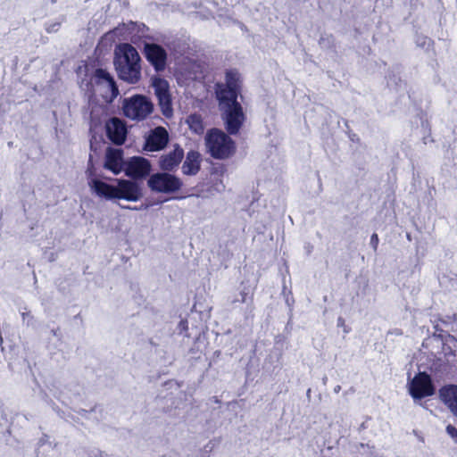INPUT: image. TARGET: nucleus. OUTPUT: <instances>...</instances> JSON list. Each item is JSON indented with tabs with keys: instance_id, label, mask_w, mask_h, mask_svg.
Returning a JSON list of instances; mask_svg holds the SVG:
<instances>
[{
	"instance_id": "obj_19",
	"label": "nucleus",
	"mask_w": 457,
	"mask_h": 457,
	"mask_svg": "<svg viewBox=\"0 0 457 457\" xmlns=\"http://www.w3.org/2000/svg\"><path fill=\"white\" fill-rule=\"evenodd\" d=\"M200 162L201 158L198 152H188L182 165L183 173L186 175H195L200 170Z\"/></svg>"
},
{
	"instance_id": "obj_11",
	"label": "nucleus",
	"mask_w": 457,
	"mask_h": 457,
	"mask_svg": "<svg viewBox=\"0 0 457 457\" xmlns=\"http://www.w3.org/2000/svg\"><path fill=\"white\" fill-rule=\"evenodd\" d=\"M150 170L151 165L148 160L140 156L131 157L125 162L124 171L126 175L134 179L146 176Z\"/></svg>"
},
{
	"instance_id": "obj_22",
	"label": "nucleus",
	"mask_w": 457,
	"mask_h": 457,
	"mask_svg": "<svg viewBox=\"0 0 457 457\" xmlns=\"http://www.w3.org/2000/svg\"><path fill=\"white\" fill-rule=\"evenodd\" d=\"M378 243V236L376 234H373L371 236V244H372L374 249L377 248Z\"/></svg>"
},
{
	"instance_id": "obj_18",
	"label": "nucleus",
	"mask_w": 457,
	"mask_h": 457,
	"mask_svg": "<svg viewBox=\"0 0 457 457\" xmlns=\"http://www.w3.org/2000/svg\"><path fill=\"white\" fill-rule=\"evenodd\" d=\"M183 156V149L177 146L169 154L162 156L160 166L164 170H172L180 163Z\"/></svg>"
},
{
	"instance_id": "obj_8",
	"label": "nucleus",
	"mask_w": 457,
	"mask_h": 457,
	"mask_svg": "<svg viewBox=\"0 0 457 457\" xmlns=\"http://www.w3.org/2000/svg\"><path fill=\"white\" fill-rule=\"evenodd\" d=\"M152 86L154 88V93L159 100V105L163 115L170 117L172 115V107L168 81L159 77H154L152 79Z\"/></svg>"
},
{
	"instance_id": "obj_4",
	"label": "nucleus",
	"mask_w": 457,
	"mask_h": 457,
	"mask_svg": "<svg viewBox=\"0 0 457 457\" xmlns=\"http://www.w3.org/2000/svg\"><path fill=\"white\" fill-rule=\"evenodd\" d=\"M205 145L210 154L216 159L228 158L236 150L235 142L218 129H212L207 132Z\"/></svg>"
},
{
	"instance_id": "obj_16",
	"label": "nucleus",
	"mask_w": 457,
	"mask_h": 457,
	"mask_svg": "<svg viewBox=\"0 0 457 457\" xmlns=\"http://www.w3.org/2000/svg\"><path fill=\"white\" fill-rule=\"evenodd\" d=\"M440 400L457 416V386L448 385L439 390Z\"/></svg>"
},
{
	"instance_id": "obj_12",
	"label": "nucleus",
	"mask_w": 457,
	"mask_h": 457,
	"mask_svg": "<svg viewBox=\"0 0 457 457\" xmlns=\"http://www.w3.org/2000/svg\"><path fill=\"white\" fill-rule=\"evenodd\" d=\"M105 129L107 136L112 143L122 145L125 142L127 128L123 120L112 118L106 122Z\"/></svg>"
},
{
	"instance_id": "obj_7",
	"label": "nucleus",
	"mask_w": 457,
	"mask_h": 457,
	"mask_svg": "<svg viewBox=\"0 0 457 457\" xmlns=\"http://www.w3.org/2000/svg\"><path fill=\"white\" fill-rule=\"evenodd\" d=\"M410 395L414 399H422L434 394L435 388L430 377L425 372L418 373L408 384Z\"/></svg>"
},
{
	"instance_id": "obj_1",
	"label": "nucleus",
	"mask_w": 457,
	"mask_h": 457,
	"mask_svg": "<svg viewBox=\"0 0 457 457\" xmlns=\"http://www.w3.org/2000/svg\"><path fill=\"white\" fill-rule=\"evenodd\" d=\"M87 185L93 194L107 200L124 199L137 202L143 196L138 184L128 179H117V185L107 184L94 177L92 170H87Z\"/></svg>"
},
{
	"instance_id": "obj_14",
	"label": "nucleus",
	"mask_w": 457,
	"mask_h": 457,
	"mask_svg": "<svg viewBox=\"0 0 457 457\" xmlns=\"http://www.w3.org/2000/svg\"><path fill=\"white\" fill-rule=\"evenodd\" d=\"M145 54L155 70L162 71L165 68L167 54L162 46L155 44H145Z\"/></svg>"
},
{
	"instance_id": "obj_21",
	"label": "nucleus",
	"mask_w": 457,
	"mask_h": 457,
	"mask_svg": "<svg viewBox=\"0 0 457 457\" xmlns=\"http://www.w3.org/2000/svg\"><path fill=\"white\" fill-rule=\"evenodd\" d=\"M447 434L457 443V428L452 425L446 427Z\"/></svg>"
},
{
	"instance_id": "obj_10",
	"label": "nucleus",
	"mask_w": 457,
	"mask_h": 457,
	"mask_svg": "<svg viewBox=\"0 0 457 457\" xmlns=\"http://www.w3.org/2000/svg\"><path fill=\"white\" fill-rule=\"evenodd\" d=\"M204 65L192 59H185L178 63L176 68L177 79L179 81L187 79H200L204 73Z\"/></svg>"
},
{
	"instance_id": "obj_13",
	"label": "nucleus",
	"mask_w": 457,
	"mask_h": 457,
	"mask_svg": "<svg viewBox=\"0 0 457 457\" xmlns=\"http://www.w3.org/2000/svg\"><path fill=\"white\" fill-rule=\"evenodd\" d=\"M125 162L123 161V152L120 149L107 148L104 157V167L112 171L114 175L120 174L124 170Z\"/></svg>"
},
{
	"instance_id": "obj_6",
	"label": "nucleus",
	"mask_w": 457,
	"mask_h": 457,
	"mask_svg": "<svg viewBox=\"0 0 457 457\" xmlns=\"http://www.w3.org/2000/svg\"><path fill=\"white\" fill-rule=\"evenodd\" d=\"M147 186L154 192L170 194L179 190L182 181L172 174L158 172L149 178Z\"/></svg>"
},
{
	"instance_id": "obj_5",
	"label": "nucleus",
	"mask_w": 457,
	"mask_h": 457,
	"mask_svg": "<svg viewBox=\"0 0 457 457\" xmlns=\"http://www.w3.org/2000/svg\"><path fill=\"white\" fill-rule=\"evenodd\" d=\"M124 115L132 120H143L154 111V104L149 98L135 95L125 98L122 103Z\"/></svg>"
},
{
	"instance_id": "obj_2",
	"label": "nucleus",
	"mask_w": 457,
	"mask_h": 457,
	"mask_svg": "<svg viewBox=\"0 0 457 457\" xmlns=\"http://www.w3.org/2000/svg\"><path fill=\"white\" fill-rule=\"evenodd\" d=\"M114 64L121 79L129 83H136L139 80L140 57L132 46L122 44L117 46Z\"/></svg>"
},
{
	"instance_id": "obj_15",
	"label": "nucleus",
	"mask_w": 457,
	"mask_h": 457,
	"mask_svg": "<svg viewBox=\"0 0 457 457\" xmlns=\"http://www.w3.org/2000/svg\"><path fill=\"white\" fill-rule=\"evenodd\" d=\"M168 143V132L162 127H157L148 136L145 149L147 151H159Z\"/></svg>"
},
{
	"instance_id": "obj_3",
	"label": "nucleus",
	"mask_w": 457,
	"mask_h": 457,
	"mask_svg": "<svg viewBox=\"0 0 457 457\" xmlns=\"http://www.w3.org/2000/svg\"><path fill=\"white\" fill-rule=\"evenodd\" d=\"M218 108L225 128L229 134H237L244 125L246 116L237 98H228L220 93Z\"/></svg>"
},
{
	"instance_id": "obj_17",
	"label": "nucleus",
	"mask_w": 457,
	"mask_h": 457,
	"mask_svg": "<svg viewBox=\"0 0 457 457\" xmlns=\"http://www.w3.org/2000/svg\"><path fill=\"white\" fill-rule=\"evenodd\" d=\"M96 77L99 79V86L107 90V95L104 96L105 99L107 101H112L118 95V89L113 79L104 70H97Z\"/></svg>"
},
{
	"instance_id": "obj_9",
	"label": "nucleus",
	"mask_w": 457,
	"mask_h": 457,
	"mask_svg": "<svg viewBox=\"0 0 457 457\" xmlns=\"http://www.w3.org/2000/svg\"><path fill=\"white\" fill-rule=\"evenodd\" d=\"M220 92L228 98H237L240 93V76L238 72L234 71L226 72L225 83H218L215 87L216 99L220 98Z\"/></svg>"
},
{
	"instance_id": "obj_20",
	"label": "nucleus",
	"mask_w": 457,
	"mask_h": 457,
	"mask_svg": "<svg viewBox=\"0 0 457 457\" xmlns=\"http://www.w3.org/2000/svg\"><path fill=\"white\" fill-rule=\"evenodd\" d=\"M186 123L188 125L190 130L195 134H202L204 132V127L203 123V120L200 115L191 114L187 120Z\"/></svg>"
}]
</instances>
